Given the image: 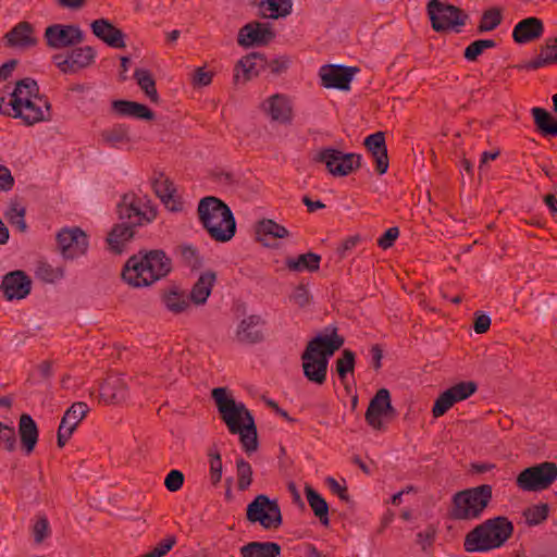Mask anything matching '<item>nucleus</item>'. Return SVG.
<instances>
[{
    "instance_id": "nucleus-50",
    "label": "nucleus",
    "mask_w": 557,
    "mask_h": 557,
    "mask_svg": "<svg viewBox=\"0 0 557 557\" xmlns=\"http://www.w3.org/2000/svg\"><path fill=\"white\" fill-rule=\"evenodd\" d=\"M502 21L500 12L496 9L487 10L481 20L480 30L490 32L496 28Z\"/></svg>"
},
{
    "instance_id": "nucleus-19",
    "label": "nucleus",
    "mask_w": 557,
    "mask_h": 557,
    "mask_svg": "<svg viewBox=\"0 0 557 557\" xmlns=\"http://www.w3.org/2000/svg\"><path fill=\"white\" fill-rule=\"evenodd\" d=\"M1 288L8 300L22 299L30 292V280L22 271H13L3 277Z\"/></svg>"
},
{
    "instance_id": "nucleus-2",
    "label": "nucleus",
    "mask_w": 557,
    "mask_h": 557,
    "mask_svg": "<svg viewBox=\"0 0 557 557\" xmlns=\"http://www.w3.org/2000/svg\"><path fill=\"white\" fill-rule=\"evenodd\" d=\"M344 339L337 335L335 329L326 327L309 342L302 354V368L305 376L317 384L324 383L327 373L330 357L343 345Z\"/></svg>"
},
{
    "instance_id": "nucleus-23",
    "label": "nucleus",
    "mask_w": 557,
    "mask_h": 557,
    "mask_svg": "<svg viewBox=\"0 0 557 557\" xmlns=\"http://www.w3.org/2000/svg\"><path fill=\"white\" fill-rule=\"evenodd\" d=\"M263 110L273 121L278 123H288L292 117V104L289 99L281 94L269 97L263 102Z\"/></svg>"
},
{
    "instance_id": "nucleus-6",
    "label": "nucleus",
    "mask_w": 557,
    "mask_h": 557,
    "mask_svg": "<svg viewBox=\"0 0 557 557\" xmlns=\"http://www.w3.org/2000/svg\"><path fill=\"white\" fill-rule=\"evenodd\" d=\"M198 214L203 227L218 242L230 240L236 223L230 208L215 197L203 198L198 206Z\"/></svg>"
},
{
    "instance_id": "nucleus-53",
    "label": "nucleus",
    "mask_w": 557,
    "mask_h": 557,
    "mask_svg": "<svg viewBox=\"0 0 557 557\" xmlns=\"http://www.w3.org/2000/svg\"><path fill=\"white\" fill-rule=\"evenodd\" d=\"M0 443L8 450H13L16 446V437L14 429L0 422Z\"/></svg>"
},
{
    "instance_id": "nucleus-34",
    "label": "nucleus",
    "mask_w": 557,
    "mask_h": 557,
    "mask_svg": "<svg viewBox=\"0 0 557 557\" xmlns=\"http://www.w3.org/2000/svg\"><path fill=\"white\" fill-rule=\"evenodd\" d=\"M262 14L270 18L285 16L292 9V0H260Z\"/></svg>"
},
{
    "instance_id": "nucleus-21",
    "label": "nucleus",
    "mask_w": 557,
    "mask_h": 557,
    "mask_svg": "<svg viewBox=\"0 0 557 557\" xmlns=\"http://www.w3.org/2000/svg\"><path fill=\"white\" fill-rule=\"evenodd\" d=\"M364 146L374 159L376 171L383 174L387 171L388 160L384 133L376 132L364 139Z\"/></svg>"
},
{
    "instance_id": "nucleus-28",
    "label": "nucleus",
    "mask_w": 557,
    "mask_h": 557,
    "mask_svg": "<svg viewBox=\"0 0 557 557\" xmlns=\"http://www.w3.org/2000/svg\"><path fill=\"white\" fill-rule=\"evenodd\" d=\"M215 278V273L212 271H205L200 274L189 295L190 299L196 305H202L207 301L211 294Z\"/></svg>"
},
{
    "instance_id": "nucleus-61",
    "label": "nucleus",
    "mask_w": 557,
    "mask_h": 557,
    "mask_svg": "<svg viewBox=\"0 0 557 557\" xmlns=\"http://www.w3.org/2000/svg\"><path fill=\"white\" fill-rule=\"evenodd\" d=\"M327 486L342 500H348V494L346 492V488L344 486H342L335 479L329 478L327 479Z\"/></svg>"
},
{
    "instance_id": "nucleus-4",
    "label": "nucleus",
    "mask_w": 557,
    "mask_h": 557,
    "mask_svg": "<svg viewBox=\"0 0 557 557\" xmlns=\"http://www.w3.org/2000/svg\"><path fill=\"white\" fill-rule=\"evenodd\" d=\"M171 271V260L161 250L131 257L123 270L125 282L134 287L149 286Z\"/></svg>"
},
{
    "instance_id": "nucleus-22",
    "label": "nucleus",
    "mask_w": 557,
    "mask_h": 557,
    "mask_svg": "<svg viewBox=\"0 0 557 557\" xmlns=\"http://www.w3.org/2000/svg\"><path fill=\"white\" fill-rule=\"evenodd\" d=\"M273 37L270 27L261 23H250L245 25L238 35V44L249 47L252 45L267 44Z\"/></svg>"
},
{
    "instance_id": "nucleus-3",
    "label": "nucleus",
    "mask_w": 557,
    "mask_h": 557,
    "mask_svg": "<svg viewBox=\"0 0 557 557\" xmlns=\"http://www.w3.org/2000/svg\"><path fill=\"white\" fill-rule=\"evenodd\" d=\"M212 397L228 430L240 435V442L248 453L253 451L257 448V432L253 419L246 407L228 397L223 387L214 388Z\"/></svg>"
},
{
    "instance_id": "nucleus-24",
    "label": "nucleus",
    "mask_w": 557,
    "mask_h": 557,
    "mask_svg": "<svg viewBox=\"0 0 557 557\" xmlns=\"http://www.w3.org/2000/svg\"><path fill=\"white\" fill-rule=\"evenodd\" d=\"M262 320L259 315L243 319L236 329V339L244 344H253L262 338Z\"/></svg>"
},
{
    "instance_id": "nucleus-20",
    "label": "nucleus",
    "mask_w": 557,
    "mask_h": 557,
    "mask_svg": "<svg viewBox=\"0 0 557 557\" xmlns=\"http://www.w3.org/2000/svg\"><path fill=\"white\" fill-rule=\"evenodd\" d=\"M544 33L543 22L537 17H527L518 22L512 29V38L523 45L540 38Z\"/></svg>"
},
{
    "instance_id": "nucleus-64",
    "label": "nucleus",
    "mask_w": 557,
    "mask_h": 557,
    "mask_svg": "<svg viewBox=\"0 0 557 557\" xmlns=\"http://www.w3.org/2000/svg\"><path fill=\"white\" fill-rule=\"evenodd\" d=\"M73 431L69 429L67 426L60 424L59 431H58V444L60 447L64 446L69 437Z\"/></svg>"
},
{
    "instance_id": "nucleus-29",
    "label": "nucleus",
    "mask_w": 557,
    "mask_h": 557,
    "mask_svg": "<svg viewBox=\"0 0 557 557\" xmlns=\"http://www.w3.org/2000/svg\"><path fill=\"white\" fill-rule=\"evenodd\" d=\"M243 557H278L281 546L274 542H250L240 548Z\"/></svg>"
},
{
    "instance_id": "nucleus-35",
    "label": "nucleus",
    "mask_w": 557,
    "mask_h": 557,
    "mask_svg": "<svg viewBox=\"0 0 557 557\" xmlns=\"http://www.w3.org/2000/svg\"><path fill=\"white\" fill-rule=\"evenodd\" d=\"M307 500L312 508L314 515L320 519L323 524L329 523V506L325 499L317 493L310 485L305 486Z\"/></svg>"
},
{
    "instance_id": "nucleus-15",
    "label": "nucleus",
    "mask_w": 557,
    "mask_h": 557,
    "mask_svg": "<svg viewBox=\"0 0 557 557\" xmlns=\"http://www.w3.org/2000/svg\"><path fill=\"white\" fill-rule=\"evenodd\" d=\"M393 412L389 392L381 388L370 401L366 420L373 429L380 430L384 425V419L392 416Z\"/></svg>"
},
{
    "instance_id": "nucleus-63",
    "label": "nucleus",
    "mask_w": 557,
    "mask_h": 557,
    "mask_svg": "<svg viewBox=\"0 0 557 557\" xmlns=\"http://www.w3.org/2000/svg\"><path fill=\"white\" fill-rule=\"evenodd\" d=\"M15 66H16V61H14V60H11V61L4 63L2 66H0V79L1 81L8 79L11 76Z\"/></svg>"
},
{
    "instance_id": "nucleus-57",
    "label": "nucleus",
    "mask_w": 557,
    "mask_h": 557,
    "mask_svg": "<svg viewBox=\"0 0 557 557\" xmlns=\"http://www.w3.org/2000/svg\"><path fill=\"white\" fill-rule=\"evenodd\" d=\"M14 178L11 171L3 165H0V191H7L12 188Z\"/></svg>"
},
{
    "instance_id": "nucleus-62",
    "label": "nucleus",
    "mask_w": 557,
    "mask_h": 557,
    "mask_svg": "<svg viewBox=\"0 0 557 557\" xmlns=\"http://www.w3.org/2000/svg\"><path fill=\"white\" fill-rule=\"evenodd\" d=\"M491 325V319L486 314H479L474 321V330L476 333H485Z\"/></svg>"
},
{
    "instance_id": "nucleus-31",
    "label": "nucleus",
    "mask_w": 557,
    "mask_h": 557,
    "mask_svg": "<svg viewBox=\"0 0 557 557\" xmlns=\"http://www.w3.org/2000/svg\"><path fill=\"white\" fill-rule=\"evenodd\" d=\"M21 440L27 453H30L38 438V430L35 421L28 414H22L20 419Z\"/></svg>"
},
{
    "instance_id": "nucleus-33",
    "label": "nucleus",
    "mask_w": 557,
    "mask_h": 557,
    "mask_svg": "<svg viewBox=\"0 0 557 557\" xmlns=\"http://www.w3.org/2000/svg\"><path fill=\"white\" fill-rule=\"evenodd\" d=\"M190 297L183 290L174 287L166 292L163 297L166 308L174 312L181 313L189 307Z\"/></svg>"
},
{
    "instance_id": "nucleus-1",
    "label": "nucleus",
    "mask_w": 557,
    "mask_h": 557,
    "mask_svg": "<svg viewBox=\"0 0 557 557\" xmlns=\"http://www.w3.org/2000/svg\"><path fill=\"white\" fill-rule=\"evenodd\" d=\"M49 108L47 99L39 95L38 85L32 78L17 82L9 101L4 98L0 101L1 114L22 119L28 125L46 120Z\"/></svg>"
},
{
    "instance_id": "nucleus-54",
    "label": "nucleus",
    "mask_w": 557,
    "mask_h": 557,
    "mask_svg": "<svg viewBox=\"0 0 557 557\" xmlns=\"http://www.w3.org/2000/svg\"><path fill=\"white\" fill-rule=\"evenodd\" d=\"M50 533L49 522L40 517L33 527V534L36 543H41Z\"/></svg>"
},
{
    "instance_id": "nucleus-45",
    "label": "nucleus",
    "mask_w": 557,
    "mask_h": 557,
    "mask_svg": "<svg viewBox=\"0 0 557 557\" xmlns=\"http://www.w3.org/2000/svg\"><path fill=\"white\" fill-rule=\"evenodd\" d=\"M258 233L270 235L274 238H284L287 236V230L272 220H263L258 225Z\"/></svg>"
},
{
    "instance_id": "nucleus-56",
    "label": "nucleus",
    "mask_w": 557,
    "mask_h": 557,
    "mask_svg": "<svg viewBox=\"0 0 557 557\" xmlns=\"http://www.w3.org/2000/svg\"><path fill=\"white\" fill-rule=\"evenodd\" d=\"M292 299L300 307L306 306L310 301V294L304 285L297 286L293 294Z\"/></svg>"
},
{
    "instance_id": "nucleus-25",
    "label": "nucleus",
    "mask_w": 557,
    "mask_h": 557,
    "mask_svg": "<svg viewBox=\"0 0 557 557\" xmlns=\"http://www.w3.org/2000/svg\"><path fill=\"white\" fill-rule=\"evenodd\" d=\"M151 184L156 195L171 211H178L181 209V203L176 199V190L172 182L164 177L162 173L156 175Z\"/></svg>"
},
{
    "instance_id": "nucleus-7",
    "label": "nucleus",
    "mask_w": 557,
    "mask_h": 557,
    "mask_svg": "<svg viewBox=\"0 0 557 557\" xmlns=\"http://www.w3.org/2000/svg\"><path fill=\"white\" fill-rule=\"evenodd\" d=\"M512 531V523L507 518L488 519L467 534L465 548L471 553H487L503 546Z\"/></svg>"
},
{
    "instance_id": "nucleus-16",
    "label": "nucleus",
    "mask_w": 557,
    "mask_h": 557,
    "mask_svg": "<svg viewBox=\"0 0 557 557\" xmlns=\"http://www.w3.org/2000/svg\"><path fill=\"white\" fill-rule=\"evenodd\" d=\"M475 392V385L471 382H461L448 388L440 395L433 406L434 417L443 416L455 403L468 398Z\"/></svg>"
},
{
    "instance_id": "nucleus-13",
    "label": "nucleus",
    "mask_w": 557,
    "mask_h": 557,
    "mask_svg": "<svg viewBox=\"0 0 557 557\" xmlns=\"http://www.w3.org/2000/svg\"><path fill=\"white\" fill-rule=\"evenodd\" d=\"M428 12L435 30H446L457 25H462L460 12L450 4H445L440 0H430Z\"/></svg>"
},
{
    "instance_id": "nucleus-39",
    "label": "nucleus",
    "mask_w": 557,
    "mask_h": 557,
    "mask_svg": "<svg viewBox=\"0 0 557 557\" xmlns=\"http://www.w3.org/2000/svg\"><path fill=\"white\" fill-rule=\"evenodd\" d=\"M555 62H557V38L547 40L539 57L529 66L535 70Z\"/></svg>"
},
{
    "instance_id": "nucleus-41",
    "label": "nucleus",
    "mask_w": 557,
    "mask_h": 557,
    "mask_svg": "<svg viewBox=\"0 0 557 557\" xmlns=\"http://www.w3.org/2000/svg\"><path fill=\"white\" fill-rule=\"evenodd\" d=\"M88 408L84 403L74 404L64 414L61 424L67 426L72 431L75 430L78 422L85 417Z\"/></svg>"
},
{
    "instance_id": "nucleus-52",
    "label": "nucleus",
    "mask_w": 557,
    "mask_h": 557,
    "mask_svg": "<svg viewBox=\"0 0 557 557\" xmlns=\"http://www.w3.org/2000/svg\"><path fill=\"white\" fill-rule=\"evenodd\" d=\"M210 480L213 485H216L222 478V460L218 453L210 454Z\"/></svg>"
},
{
    "instance_id": "nucleus-60",
    "label": "nucleus",
    "mask_w": 557,
    "mask_h": 557,
    "mask_svg": "<svg viewBox=\"0 0 557 557\" xmlns=\"http://www.w3.org/2000/svg\"><path fill=\"white\" fill-rule=\"evenodd\" d=\"M212 75L202 69H197L193 75V83L196 86H207L211 83Z\"/></svg>"
},
{
    "instance_id": "nucleus-30",
    "label": "nucleus",
    "mask_w": 557,
    "mask_h": 557,
    "mask_svg": "<svg viewBox=\"0 0 557 557\" xmlns=\"http://www.w3.org/2000/svg\"><path fill=\"white\" fill-rule=\"evenodd\" d=\"M100 396L106 403H119L125 398V382L120 377H109L100 387Z\"/></svg>"
},
{
    "instance_id": "nucleus-14",
    "label": "nucleus",
    "mask_w": 557,
    "mask_h": 557,
    "mask_svg": "<svg viewBox=\"0 0 557 557\" xmlns=\"http://www.w3.org/2000/svg\"><path fill=\"white\" fill-rule=\"evenodd\" d=\"M45 38L49 47L62 49L83 41V33L75 25L53 24L46 28Z\"/></svg>"
},
{
    "instance_id": "nucleus-58",
    "label": "nucleus",
    "mask_w": 557,
    "mask_h": 557,
    "mask_svg": "<svg viewBox=\"0 0 557 557\" xmlns=\"http://www.w3.org/2000/svg\"><path fill=\"white\" fill-rule=\"evenodd\" d=\"M175 542L176 540L174 536H168L152 548L151 552H153L156 557H162L174 546Z\"/></svg>"
},
{
    "instance_id": "nucleus-11",
    "label": "nucleus",
    "mask_w": 557,
    "mask_h": 557,
    "mask_svg": "<svg viewBox=\"0 0 557 557\" xmlns=\"http://www.w3.org/2000/svg\"><path fill=\"white\" fill-rule=\"evenodd\" d=\"M317 160L324 163L333 175L344 176L360 166L362 157L357 153H344L339 150L326 148L318 153Z\"/></svg>"
},
{
    "instance_id": "nucleus-43",
    "label": "nucleus",
    "mask_w": 557,
    "mask_h": 557,
    "mask_svg": "<svg viewBox=\"0 0 557 557\" xmlns=\"http://www.w3.org/2000/svg\"><path fill=\"white\" fill-rule=\"evenodd\" d=\"M102 140L112 147H120L127 141V132L124 127L117 126L101 133Z\"/></svg>"
},
{
    "instance_id": "nucleus-10",
    "label": "nucleus",
    "mask_w": 557,
    "mask_h": 557,
    "mask_svg": "<svg viewBox=\"0 0 557 557\" xmlns=\"http://www.w3.org/2000/svg\"><path fill=\"white\" fill-rule=\"evenodd\" d=\"M247 518L259 522L265 529L277 528L282 523L281 510L275 500L258 495L247 507Z\"/></svg>"
},
{
    "instance_id": "nucleus-44",
    "label": "nucleus",
    "mask_w": 557,
    "mask_h": 557,
    "mask_svg": "<svg viewBox=\"0 0 557 557\" xmlns=\"http://www.w3.org/2000/svg\"><path fill=\"white\" fill-rule=\"evenodd\" d=\"M355 355L350 350H344L341 358L336 361V372L342 380L345 381L348 373L354 371Z\"/></svg>"
},
{
    "instance_id": "nucleus-12",
    "label": "nucleus",
    "mask_w": 557,
    "mask_h": 557,
    "mask_svg": "<svg viewBox=\"0 0 557 557\" xmlns=\"http://www.w3.org/2000/svg\"><path fill=\"white\" fill-rule=\"evenodd\" d=\"M58 249L65 260L85 255L88 248L86 234L78 227H64L57 234Z\"/></svg>"
},
{
    "instance_id": "nucleus-48",
    "label": "nucleus",
    "mask_w": 557,
    "mask_h": 557,
    "mask_svg": "<svg viewBox=\"0 0 557 557\" xmlns=\"http://www.w3.org/2000/svg\"><path fill=\"white\" fill-rule=\"evenodd\" d=\"M548 513V507L545 504L534 505L524 511L525 520L529 524L535 525L544 521Z\"/></svg>"
},
{
    "instance_id": "nucleus-59",
    "label": "nucleus",
    "mask_w": 557,
    "mask_h": 557,
    "mask_svg": "<svg viewBox=\"0 0 557 557\" xmlns=\"http://www.w3.org/2000/svg\"><path fill=\"white\" fill-rule=\"evenodd\" d=\"M398 235H399L398 228L391 227L387 231H385V233L383 234L382 237H380L379 245L384 249L389 248L393 245V243L395 242V239L398 237Z\"/></svg>"
},
{
    "instance_id": "nucleus-38",
    "label": "nucleus",
    "mask_w": 557,
    "mask_h": 557,
    "mask_svg": "<svg viewBox=\"0 0 557 557\" xmlns=\"http://www.w3.org/2000/svg\"><path fill=\"white\" fill-rule=\"evenodd\" d=\"M534 122L540 131L546 136H557V121L544 109L533 108Z\"/></svg>"
},
{
    "instance_id": "nucleus-42",
    "label": "nucleus",
    "mask_w": 557,
    "mask_h": 557,
    "mask_svg": "<svg viewBox=\"0 0 557 557\" xmlns=\"http://www.w3.org/2000/svg\"><path fill=\"white\" fill-rule=\"evenodd\" d=\"M5 215L9 222L16 227L18 231L24 232L26 230V223L24 221L25 208L17 201H11Z\"/></svg>"
},
{
    "instance_id": "nucleus-5",
    "label": "nucleus",
    "mask_w": 557,
    "mask_h": 557,
    "mask_svg": "<svg viewBox=\"0 0 557 557\" xmlns=\"http://www.w3.org/2000/svg\"><path fill=\"white\" fill-rule=\"evenodd\" d=\"M121 224H117L108 236V244L115 252H121L123 245L133 237V227L149 222L154 218V211L145 206L141 200L132 195H125L117 206Z\"/></svg>"
},
{
    "instance_id": "nucleus-49",
    "label": "nucleus",
    "mask_w": 557,
    "mask_h": 557,
    "mask_svg": "<svg viewBox=\"0 0 557 557\" xmlns=\"http://www.w3.org/2000/svg\"><path fill=\"white\" fill-rule=\"evenodd\" d=\"M238 488L245 491L251 484V466L244 459L237 460Z\"/></svg>"
},
{
    "instance_id": "nucleus-36",
    "label": "nucleus",
    "mask_w": 557,
    "mask_h": 557,
    "mask_svg": "<svg viewBox=\"0 0 557 557\" xmlns=\"http://www.w3.org/2000/svg\"><path fill=\"white\" fill-rule=\"evenodd\" d=\"M264 65L263 58L258 53H251L239 60L236 65L235 79L237 81L239 77V69L243 71L246 79L251 78L253 75H257L261 67Z\"/></svg>"
},
{
    "instance_id": "nucleus-17",
    "label": "nucleus",
    "mask_w": 557,
    "mask_h": 557,
    "mask_svg": "<svg viewBox=\"0 0 557 557\" xmlns=\"http://www.w3.org/2000/svg\"><path fill=\"white\" fill-rule=\"evenodd\" d=\"M355 72V67L325 65L320 69V77L326 88L348 90Z\"/></svg>"
},
{
    "instance_id": "nucleus-8",
    "label": "nucleus",
    "mask_w": 557,
    "mask_h": 557,
    "mask_svg": "<svg viewBox=\"0 0 557 557\" xmlns=\"http://www.w3.org/2000/svg\"><path fill=\"white\" fill-rule=\"evenodd\" d=\"M492 497L490 485L465 490L454 496L453 516L460 520H471L481 516Z\"/></svg>"
},
{
    "instance_id": "nucleus-18",
    "label": "nucleus",
    "mask_w": 557,
    "mask_h": 557,
    "mask_svg": "<svg viewBox=\"0 0 557 557\" xmlns=\"http://www.w3.org/2000/svg\"><path fill=\"white\" fill-rule=\"evenodd\" d=\"M95 57L90 47H79L73 49L67 55L55 54L53 57L55 65L64 73L73 72L76 69L88 65Z\"/></svg>"
},
{
    "instance_id": "nucleus-27",
    "label": "nucleus",
    "mask_w": 557,
    "mask_h": 557,
    "mask_svg": "<svg viewBox=\"0 0 557 557\" xmlns=\"http://www.w3.org/2000/svg\"><path fill=\"white\" fill-rule=\"evenodd\" d=\"M5 38L10 46L17 48H28L36 44L33 27L27 22L16 24L13 29L5 35Z\"/></svg>"
},
{
    "instance_id": "nucleus-37",
    "label": "nucleus",
    "mask_w": 557,
    "mask_h": 557,
    "mask_svg": "<svg viewBox=\"0 0 557 557\" xmlns=\"http://www.w3.org/2000/svg\"><path fill=\"white\" fill-rule=\"evenodd\" d=\"M321 257L313 252L300 255L297 258H288L286 265L289 270L295 272H302L305 270L314 271L319 269Z\"/></svg>"
},
{
    "instance_id": "nucleus-26",
    "label": "nucleus",
    "mask_w": 557,
    "mask_h": 557,
    "mask_svg": "<svg viewBox=\"0 0 557 557\" xmlns=\"http://www.w3.org/2000/svg\"><path fill=\"white\" fill-rule=\"evenodd\" d=\"M92 33L114 48L124 47L123 34L115 28L108 20H96L91 24Z\"/></svg>"
},
{
    "instance_id": "nucleus-32",
    "label": "nucleus",
    "mask_w": 557,
    "mask_h": 557,
    "mask_svg": "<svg viewBox=\"0 0 557 557\" xmlns=\"http://www.w3.org/2000/svg\"><path fill=\"white\" fill-rule=\"evenodd\" d=\"M113 109L117 113L126 116H136L146 120H150L152 117V113L148 108L144 104L132 102L127 100H115L113 102Z\"/></svg>"
},
{
    "instance_id": "nucleus-51",
    "label": "nucleus",
    "mask_w": 557,
    "mask_h": 557,
    "mask_svg": "<svg viewBox=\"0 0 557 557\" xmlns=\"http://www.w3.org/2000/svg\"><path fill=\"white\" fill-rule=\"evenodd\" d=\"M181 255L184 261L191 268L196 269L201 264V258L198 250L190 245L182 246Z\"/></svg>"
},
{
    "instance_id": "nucleus-55",
    "label": "nucleus",
    "mask_w": 557,
    "mask_h": 557,
    "mask_svg": "<svg viewBox=\"0 0 557 557\" xmlns=\"http://www.w3.org/2000/svg\"><path fill=\"white\" fill-rule=\"evenodd\" d=\"M184 482V475L178 470H171L164 481L166 488L171 492L178 491Z\"/></svg>"
},
{
    "instance_id": "nucleus-40",
    "label": "nucleus",
    "mask_w": 557,
    "mask_h": 557,
    "mask_svg": "<svg viewBox=\"0 0 557 557\" xmlns=\"http://www.w3.org/2000/svg\"><path fill=\"white\" fill-rule=\"evenodd\" d=\"M135 79L137 81V84L139 87L144 90L146 96L151 101L158 100V94L154 86V81L150 73L146 70L137 69L134 73Z\"/></svg>"
},
{
    "instance_id": "nucleus-46",
    "label": "nucleus",
    "mask_w": 557,
    "mask_h": 557,
    "mask_svg": "<svg viewBox=\"0 0 557 557\" xmlns=\"http://www.w3.org/2000/svg\"><path fill=\"white\" fill-rule=\"evenodd\" d=\"M36 273L38 277L47 283H54L64 276V270L62 268H53L48 263L39 264Z\"/></svg>"
},
{
    "instance_id": "nucleus-47",
    "label": "nucleus",
    "mask_w": 557,
    "mask_h": 557,
    "mask_svg": "<svg viewBox=\"0 0 557 557\" xmlns=\"http://www.w3.org/2000/svg\"><path fill=\"white\" fill-rule=\"evenodd\" d=\"M495 41L492 39H480L471 42L465 50V57L473 61L475 60L485 49L493 48Z\"/></svg>"
},
{
    "instance_id": "nucleus-9",
    "label": "nucleus",
    "mask_w": 557,
    "mask_h": 557,
    "mask_svg": "<svg viewBox=\"0 0 557 557\" xmlns=\"http://www.w3.org/2000/svg\"><path fill=\"white\" fill-rule=\"evenodd\" d=\"M557 479V466L554 462H542L524 469L517 476V485L523 491H542Z\"/></svg>"
}]
</instances>
